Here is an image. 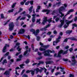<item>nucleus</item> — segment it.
<instances>
[{
  "label": "nucleus",
  "mask_w": 77,
  "mask_h": 77,
  "mask_svg": "<svg viewBox=\"0 0 77 77\" xmlns=\"http://www.w3.org/2000/svg\"><path fill=\"white\" fill-rule=\"evenodd\" d=\"M72 26L74 27H77V25L75 23H73V24H72Z\"/></svg>",
  "instance_id": "52"
},
{
  "label": "nucleus",
  "mask_w": 77,
  "mask_h": 77,
  "mask_svg": "<svg viewBox=\"0 0 77 77\" xmlns=\"http://www.w3.org/2000/svg\"><path fill=\"white\" fill-rule=\"evenodd\" d=\"M44 63V62L43 61H39V63H38V65H39L40 64H43Z\"/></svg>",
  "instance_id": "28"
},
{
  "label": "nucleus",
  "mask_w": 77,
  "mask_h": 77,
  "mask_svg": "<svg viewBox=\"0 0 77 77\" xmlns=\"http://www.w3.org/2000/svg\"><path fill=\"white\" fill-rule=\"evenodd\" d=\"M39 45H41V47H43L44 48L46 49L47 48H49V45L43 46V44H42L41 42H39Z\"/></svg>",
  "instance_id": "11"
},
{
  "label": "nucleus",
  "mask_w": 77,
  "mask_h": 77,
  "mask_svg": "<svg viewBox=\"0 0 77 77\" xmlns=\"http://www.w3.org/2000/svg\"><path fill=\"white\" fill-rule=\"evenodd\" d=\"M74 11V10L73 9H70L68 11H67V12H73Z\"/></svg>",
  "instance_id": "40"
},
{
  "label": "nucleus",
  "mask_w": 77,
  "mask_h": 77,
  "mask_svg": "<svg viewBox=\"0 0 77 77\" xmlns=\"http://www.w3.org/2000/svg\"><path fill=\"white\" fill-rule=\"evenodd\" d=\"M58 74H61V73H60L59 72H57L56 74H55V75H57Z\"/></svg>",
  "instance_id": "53"
},
{
  "label": "nucleus",
  "mask_w": 77,
  "mask_h": 77,
  "mask_svg": "<svg viewBox=\"0 0 77 77\" xmlns=\"http://www.w3.org/2000/svg\"><path fill=\"white\" fill-rule=\"evenodd\" d=\"M24 33V29L22 28L20 29L19 30V31L18 32V34H23Z\"/></svg>",
  "instance_id": "12"
},
{
  "label": "nucleus",
  "mask_w": 77,
  "mask_h": 77,
  "mask_svg": "<svg viewBox=\"0 0 77 77\" xmlns=\"http://www.w3.org/2000/svg\"><path fill=\"white\" fill-rule=\"evenodd\" d=\"M37 41H39L40 40V37L39 36L37 37Z\"/></svg>",
  "instance_id": "49"
},
{
  "label": "nucleus",
  "mask_w": 77,
  "mask_h": 77,
  "mask_svg": "<svg viewBox=\"0 0 77 77\" xmlns=\"http://www.w3.org/2000/svg\"><path fill=\"white\" fill-rule=\"evenodd\" d=\"M64 7L61 6L60 7V8H59V9H58V11H59V9L60 8L64 9V11H65V10H66L65 8L67 7V5H66V4H64Z\"/></svg>",
  "instance_id": "17"
},
{
  "label": "nucleus",
  "mask_w": 77,
  "mask_h": 77,
  "mask_svg": "<svg viewBox=\"0 0 77 77\" xmlns=\"http://www.w3.org/2000/svg\"><path fill=\"white\" fill-rule=\"evenodd\" d=\"M39 51H45V49L44 48H39Z\"/></svg>",
  "instance_id": "26"
},
{
  "label": "nucleus",
  "mask_w": 77,
  "mask_h": 77,
  "mask_svg": "<svg viewBox=\"0 0 77 77\" xmlns=\"http://www.w3.org/2000/svg\"><path fill=\"white\" fill-rule=\"evenodd\" d=\"M0 17H1V18L2 19H4V14H2L0 15Z\"/></svg>",
  "instance_id": "43"
},
{
  "label": "nucleus",
  "mask_w": 77,
  "mask_h": 77,
  "mask_svg": "<svg viewBox=\"0 0 77 77\" xmlns=\"http://www.w3.org/2000/svg\"><path fill=\"white\" fill-rule=\"evenodd\" d=\"M49 53H54L55 51L54 50L51 51V50H49L43 52L42 54H43L44 56H50V54H49Z\"/></svg>",
  "instance_id": "3"
},
{
  "label": "nucleus",
  "mask_w": 77,
  "mask_h": 77,
  "mask_svg": "<svg viewBox=\"0 0 77 77\" xmlns=\"http://www.w3.org/2000/svg\"><path fill=\"white\" fill-rule=\"evenodd\" d=\"M51 34V32H49L47 33V35H50Z\"/></svg>",
  "instance_id": "55"
},
{
  "label": "nucleus",
  "mask_w": 77,
  "mask_h": 77,
  "mask_svg": "<svg viewBox=\"0 0 77 77\" xmlns=\"http://www.w3.org/2000/svg\"><path fill=\"white\" fill-rule=\"evenodd\" d=\"M9 30L10 31H11L14 30V23L11 22L9 24Z\"/></svg>",
  "instance_id": "8"
},
{
  "label": "nucleus",
  "mask_w": 77,
  "mask_h": 77,
  "mask_svg": "<svg viewBox=\"0 0 77 77\" xmlns=\"http://www.w3.org/2000/svg\"><path fill=\"white\" fill-rule=\"evenodd\" d=\"M53 60H50L49 61H47L45 62V63H46V64H50L51 63H53Z\"/></svg>",
  "instance_id": "18"
},
{
  "label": "nucleus",
  "mask_w": 77,
  "mask_h": 77,
  "mask_svg": "<svg viewBox=\"0 0 77 77\" xmlns=\"http://www.w3.org/2000/svg\"><path fill=\"white\" fill-rule=\"evenodd\" d=\"M68 51V50H67L66 51H63L62 50H60L58 53V54H56V53L54 54V57L61 58V54H62L63 55L66 54H67Z\"/></svg>",
  "instance_id": "2"
},
{
  "label": "nucleus",
  "mask_w": 77,
  "mask_h": 77,
  "mask_svg": "<svg viewBox=\"0 0 77 77\" xmlns=\"http://www.w3.org/2000/svg\"><path fill=\"white\" fill-rule=\"evenodd\" d=\"M33 2H34V1H30L29 3H30V5H33Z\"/></svg>",
  "instance_id": "45"
},
{
  "label": "nucleus",
  "mask_w": 77,
  "mask_h": 77,
  "mask_svg": "<svg viewBox=\"0 0 77 77\" xmlns=\"http://www.w3.org/2000/svg\"><path fill=\"white\" fill-rule=\"evenodd\" d=\"M14 9H12L11 10H8V13L13 12L14 11Z\"/></svg>",
  "instance_id": "34"
},
{
  "label": "nucleus",
  "mask_w": 77,
  "mask_h": 77,
  "mask_svg": "<svg viewBox=\"0 0 77 77\" xmlns=\"http://www.w3.org/2000/svg\"><path fill=\"white\" fill-rule=\"evenodd\" d=\"M9 54V52H7L6 53V54H5V55H4V56H8V55Z\"/></svg>",
  "instance_id": "63"
},
{
  "label": "nucleus",
  "mask_w": 77,
  "mask_h": 77,
  "mask_svg": "<svg viewBox=\"0 0 77 77\" xmlns=\"http://www.w3.org/2000/svg\"><path fill=\"white\" fill-rule=\"evenodd\" d=\"M53 33H54V35H56V34L57 33V32H56V30H54V31H53Z\"/></svg>",
  "instance_id": "64"
},
{
  "label": "nucleus",
  "mask_w": 77,
  "mask_h": 77,
  "mask_svg": "<svg viewBox=\"0 0 77 77\" xmlns=\"http://www.w3.org/2000/svg\"><path fill=\"white\" fill-rule=\"evenodd\" d=\"M51 19L52 18H51L49 20H47V17H45L44 18V20H43V22H42V25H45V23H47V22H48L49 23H51L52 21Z\"/></svg>",
  "instance_id": "5"
},
{
  "label": "nucleus",
  "mask_w": 77,
  "mask_h": 77,
  "mask_svg": "<svg viewBox=\"0 0 77 77\" xmlns=\"http://www.w3.org/2000/svg\"><path fill=\"white\" fill-rule=\"evenodd\" d=\"M7 63V61L6 59L4 60H3V62H2V65H4V63Z\"/></svg>",
  "instance_id": "22"
},
{
  "label": "nucleus",
  "mask_w": 77,
  "mask_h": 77,
  "mask_svg": "<svg viewBox=\"0 0 77 77\" xmlns=\"http://www.w3.org/2000/svg\"><path fill=\"white\" fill-rule=\"evenodd\" d=\"M20 16H19V17H17V19H16V21H18L19 20V19H20Z\"/></svg>",
  "instance_id": "61"
},
{
  "label": "nucleus",
  "mask_w": 77,
  "mask_h": 77,
  "mask_svg": "<svg viewBox=\"0 0 77 77\" xmlns=\"http://www.w3.org/2000/svg\"><path fill=\"white\" fill-rule=\"evenodd\" d=\"M75 57L74 56L72 57V59H73V60H72V62L75 61Z\"/></svg>",
  "instance_id": "47"
},
{
  "label": "nucleus",
  "mask_w": 77,
  "mask_h": 77,
  "mask_svg": "<svg viewBox=\"0 0 77 77\" xmlns=\"http://www.w3.org/2000/svg\"><path fill=\"white\" fill-rule=\"evenodd\" d=\"M15 51V49H13V48H11V49H10V52H11L12 51Z\"/></svg>",
  "instance_id": "60"
},
{
  "label": "nucleus",
  "mask_w": 77,
  "mask_h": 77,
  "mask_svg": "<svg viewBox=\"0 0 77 77\" xmlns=\"http://www.w3.org/2000/svg\"><path fill=\"white\" fill-rule=\"evenodd\" d=\"M35 72L34 71H33L32 70H27L26 71V73H30V72Z\"/></svg>",
  "instance_id": "21"
},
{
  "label": "nucleus",
  "mask_w": 77,
  "mask_h": 77,
  "mask_svg": "<svg viewBox=\"0 0 77 77\" xmlns=\"http://www.w3.org/2000/svg\"><path fill=\"white\" fill-rule=\"evenodd\" d=\"M28 50H26V51H25V52H24V54H23V55L24 56H25V55L26 54H28Z\"/></svg>",
  "instance_id": "24"
},
{
  "label": "nucleus",
  "mask_w": 77,
  "mask_h": 77,
  "mask_svg": "<svg viewBox=\"0 0 77 77\" xmlns=\"http://www.w3.org/2000/svg\"><path fill=\"white\" fill-rule=\"evenodd\" d=\"M25 48L26 50H28V52L30 53V51L31 50V48H28V46H25Z\"/></svg>",
  "instance_id": "20"
},
{
  "label": "nucleus",
  "mask_w": 77,
  "mask_h": 77,
  "mask_svg": "<svg viewBox=\"0 0 77 77\" xmlns=\"http://www.w3.org/2000/svg\"><path fill=\"white\" fill-rule=\"evenodd\" d=\"M9 21H10V20H8L5 23H4V25L5 26L9 22Z\"/></svg>",
  "instance_id": "39"
},
{
  "label": "nucleus",
  "mask_w": 77,
  "mask_h": 77,
  "mask_svg": "<svg viewBox=\"0 0 77 77\" xmlns=\"http://www.w3.org/2000/svg\"><path fill=\"white\" fill-rule=\"evenodd\" d=\"M69 77H74V75L73 74H69Z\"/></svg>",
  "instance_id": "57"
},
{
  "label": "nucleus",
  "mask_w": 77,
  "mask_h": 77,
  "mask_svg": "<svg viewBox=\"0 0 77 77\" xmlns=\"http://www.w3.org/2000/svg\"><path fill=\"white\" fill-rule=\"evenodd\" d=\"M64 10H65V9H64L63 8H61L59 9V11H58V12H59V14H61V15L60 16V17L62 18V17L64 16V14H62V12L65 11H64Z\"/></svg>",
  "instance_id": "7"
},
{
  "label": "nucleus",
  "mask_w": 77,
  "mask_h": 77,
  "mask_svg": "<svg viewBox=\"0 0 77 77\" xmlns=\"http://www.w3.org/2000/svg\"><path fill=\"white\" fill-rule=\"evenodd\" d=\"M72 20H71L69 21H68V20H66V18L65 17H63L62 18V20H60V22L61 23L58 26V27L60 28H61L62 26L64 24V23L66 22V24L64 25V29H66L67 27H68V26H69V24L72 22Z\"/></svg>",
  "instance_id": "1"
},
{
  "label": "nucleus",
  "mask_w": 77,
  "mask_h": 77,
  "mask_svg": "<svg viewBox=\"0 0 77 77\" xmlns=\"http://www.w3.org/2000/svg\"><path fill=\"white\" fill-rule=\"evenodd\" d=\"M26 14V12L25 11H23L20 14V15H22V14L24 15Z\"/></svg>",
  "instance_id": "36"
},
{
  "label": "nucleus",
  "mask_w": 77,
  "mask_h": 77,
  "mask_svg": "<svg viewBox=\"0 0 77 77\" xmlns=\"http://www.w3.org/2000/svg\"><path fill=\"white\" fill-rule=\"evenodd\" d=\"M35 73V72L32 71V72H31V74H32V75L33 76L34 75V73Z\"/></svg>",
  "instance_id": "50"
},
{
  "label": "nucleus",
  "mask_w": 77,
  "mask_h": 77,
  "mask_svg": "<svg viewBox=\"0 0 77 77\" xmlns=\"http://www.w3.org/2000/svg\"><path fill=\"white\" fill-rule=\"evenodd\" d=\"M73 49L72 48H71L69 49V52H71L72 51H73Z\"/></svg>",
  "instance_id": "56"
},
{
  "label": "nucleus",
  "mask_w": 77,
  "mask_h": 77,
  "mask_svg": "<svg viewBox=\"0 0 77 77\" xmlns=\"http://www.w3.org/2000/svg\"><path fill=\"white\" fill-rule=\"evenodd\" d=\"M40 21H41V19H37V20L36 21V23H38V22H40Z\"/></svg>",
  "instance_id": "48"
},
{
  "label": "nucleus",
  "mask_w": 77,
  "mask_h": 77,
  "mask_svg": "<svg viewBox=\"0 0 77 77\" xmlns=\"http://www.w3.org/2000/svg\"><path fill=\"white\" fill-rule=\"evenodd\" d=\"M73 62H74V63H71V65L74 66L75 65V64H76V62L75 61H73Z\"/></svg>",
  "instance_id": "41"
},
{
  "label": "nucleus",
  "mask_w": 77,
  "mask_h": 77,
  "mask_svg": "<svg viewBox=\"0 0 77 77\" xmlns=\"http://www.w3.org/2000/svg\"><path fill=\"white\" fill-rule=\"evenodd\" d=\"M24 36H25L26 37V38H27L29 40L30 39V35H28V36H27L26 35H24Z\"/></svg>",
  "instance_id": "29"
},
{
  "label": "nucleus",
  "mask_w": 77,
  "mask_h": 77,
  "mask_svg": "<svg viewBox=\"0 0 77 77\" xmlns=\"http://www.w3.org/2000/svg\"><path fill=\"white\" fill-rule=\"evenodd\" d=\"M64 48L66 49H68V48H69V46H66V47H65Z\"/></svg>",
  "instance_id": "59"
},
{
  "label": "nucleus",
  "mask_w": 77,
  "mask_h": 77,
  "mask_svg": "<svg viewBox=\"0 0 77 77\" xmlns=\"http://www.w3.org/2000/svg\"><path fill=\"white\" fill-rule=\"evenodd\" d=\"M30 31L31 32H32V33H33L35 36H36L38 35V33L39 32V30L38 29H36V30L35 31V29H30Z\"/></svg>",
  "instance_id": "6"
},
{
  "label": "nucleus",
  "mask_w": 77,
  "mask_h": 77,
  "mask_svg": "<svg viewBox=\"0 0 77 77\" xmlns=\"http://www.w3.org/2000/svg\"><path fill=\"white\" fill-rule=\"evenodd\" d=\"M36 72V73H38V72H42V70L41 69H40L38 68H36V69H34V71Z\"/></svg>",
  "instance_id": "16"
},
{
  "label": "nucleus",
  "mask_w": 77,
  "mask_h": 77,
  "mask_svg": "<svg viewBox=\"0 0 77 77\" xmlns=\"http://www.w3.org/2000/svg\"><path fill=\"white\" fill-rule=\"evenodd\" d=\"M51 26V24H48L46 26L44 27V29H47V28Z\"/></svg>",
  "instance_id": "23"
},
{
  "label": "nucleus",
  "mask_w": 77,
  "mask_h": 77,
  "mask_svg": "<svg viewBox=\"0 0 77 77\" xmlns=\"http://www.w3.org/2000/svg\"><path fill=\"white\" fill-rule=\"evenodd\" d=\"M10 71H8V70L6 71L4 73V75H6V76H10Z\"/></svg>",
  "instance_id": "13"
},
{
  "label": "nucleus",
  "mask_w": 77,
  "mask_h": 77,
  "mask_svg": "<svg viewBox=\"0 0 77 77\" xmlns=\"http://www.w3.org/2000/svg\"><path fill=\"white\" fill-rule=\"evenodd\" d=\"M24 66V64H20V68H23V66Z\"/></svg>",
  "instance_id": "44"
},
{
  "label": "nucleus",
  "mask_w": 77,
  "mask_h": 77,
  "mask_svg": "<svg viewBox=\"0 0 77 77\" xmlns=\"http://www.w3.org/2000/svg\"><path fill=\"white\" fill-rule=\"evenodd\" d=\"M33 8V6H32L29 8H28V11H29V13H31L32 12V9Z\"/></svg>",
  "instance_id": "19"
},
{
  "label": "nucleus",
  "mask_w": 77,
  "mask_h": 77,
  "mask_svg": "<svg viewBox=\"0 0 77 77\" xmlns=\"http://www.w3.org/2000/svg\"><path fill=\"white\" fill-rule=\"evenodd\" d=\"M29 62H30V61L29 60V59H26V60L25 61V63L28 64V63H29Z\"/></svg>",
  "instance_id": "33"
},
{
  "label": "nucleus",
  "mask_w": 77,
  "mask_h": 77,
  "mask_svg": "<svg viewBox=\"0 0 77 77\" xmlns=\"http://www.w3.org/2000/svg\"><path fill=\"white\" fill-rule=\"evenodd\" d=\"M21 60V58H17V60H16V61L19 62Z\"/></svg>",
  "instance_id": "42"
},
{
  "label": "nucleus",
  "mask_w": 77,
  "mask_h": 77,
  "mask_svg": "<svg viewBox=\"0 0 77 77\" xmlns=\"http://www.w3.org/2000/svg\"><path fill=\"white\" fill-rule=\"evenodd\" d=\"M29 3H30V1H27V2H26V3H25V5H28V4H29Z\"/></svg>",
  "instance_id": "35"
},
{
  "label": "nucleus",
  "mask_w": 77,
  "mask_h": 77,
  "mask_svg": "<svg viewBox=\"0 0 77 77\" xmlns=\"http://www.w3.org/2000/svg\"><path fill=\"white\" fill-rule=\"evenodd\" d=\"M16 2H15L12 5V6H11V8H14V7L15 6V5H16Z\"/></svg>",
  "instance_id": "30"
},
{
  "label": "nucleus",
  "mask_w": 77,
  "mask_h": 77,
  "mask_svg": "<svg viewBox=\"0 0 77 77\" xmlns=\"http://www.w3.org/2000/svg\"><path fill=\"white\" fill-rule=\"evenodd\" d=\"M59 20H60V18L57 17V18H56V19H55V21H56V22H57Z\"/></svg>",
  "instance_id": "38"
},
{
  "label": "nucleus",
  "mask_w": 77,
  "mask_h": 77,
  "mask_svg": "<svg viewBox=\"0 0 77 77\" xmlns=\"http://www.w3.org/2000/svg\"><path fill=\"white\" fill-rule=\"evenodd\" d=\"M22 11H23V9H22V8H20V9H19V11H18L17 12H18V13Z\"/></svg>",
  "instance_id": "37"
},
{
  "label": "nucleus",
  "mask_w": 77,
  "mask_h": 77,
  "mask_svg": "<svg viewBox=\"0 0 77 77\" xmlns=\"http://www.w3.org/2000/svg\"><path fill=\"white\" fill-rule=\"evenodd\" d=\"M63 60H64V62H66L68 60L67 59L63 58Z\"/></svg>",
  "instance_id": "51"
},
{
  "label": "nucleus",
  "mask_w": 77,
  "mask_h": 77,
  "mask_svg": "<svg viewBox=\"0 0 77 77\" xmlns=\"http://www.w3.org/2000/svg\"><path fill=\"white\" fill-rule=\"evenodd\" d=\"M77 20V17H75V18H74V21H76Z\"/></svg>",
  "instance_id": "62"
},
{
  "label": "nucleus",
  "mask_w": 77,
  "mask_h": 77,
  "mask_svg": "<svg viewBox=\"0 0 77 77\" xmlns=\"http://www.w3.org/2000/svg\"><path fill=\"white\" fill-rule=\"evenodd\" d=\"M55 5H57L58 7L60 6V5H61V2H58L57 3H56Z\"/></svg>",
  "instance_id": "31"
},
{
  "label": "nucleus",
  "mask_w": 77,
  "mask_h": 77,
  "mask_svg": "<svg viewBox=\"0 0 77 77\" xmlns=\"http://www.w3.org/2000/svg\"><path fill=\"white\" fill-rule=\"evenodd\" d=\"M72 32V30L70 31L69 30H67L66 31V33L68 34H70Z\"/></svg>",
  "instance_id": "25"
},
{
  "label": "nucleus",
  "mask_w": 77,
  "mask_h": 77,
  "mask_svg": "<svg viewBox=\"0 0 77 77\" xmlns=\"http://www.w3.org/2000/svg\"><path fill=\"white\" fill-rule=\"evenodd\" d=\"M22 57H23V56L22 55H20L19 56V59H21Z\"/></svg>",
  "instance_id": "58"
},
{
  "label": "nucleus",
  "mask_w": 77,
  "mask_h": 77,
  "mask_svg": "<svg viewBox=\"0 0 77 77\" xmlns=\"http://www.w3.org/2000/svg\"><path fill=\"white\" fill-rule=\"evenodd\" d=\"M61 37H60V36H58V38L57 39V41H53V46H55V45H56V44L58 43V42H60V41L59 39H60ZM54 43L56 44H54Z\"/></svg>",
  "instance_id": "9"
},
{
  "label": "nucleus",
  "mask_w": 77,
  "mask_h": 77,
  "mask_svg": "<svg viewBox=\"0 0 77 77\" xmlns=\"http://www.w3.org/2000/svg\"><path fill=\"white\" fill-rule=\"evenodd\" d=\"M10 47V45L7 44H5V46L4 47L3 49L2 50V52L5 53L6 52L7 47Z\"/></svg>",
  "instance_id": "10"
},
{
  "label": "nucleus",
  "mask_w": 77,
  "mask_h": 77,
  "mask_svg": "<svg viewBox=\"0 0 77 77\" xmlns=\"http://www.w3.org/2000/svg\"><path fill=\"white\" fill-rule=\"evenodd\" d=\"M42 12H47V13H46V14H49L50 11L48 9H45L42 10Z\"/></svg>",
  "instance_id": "14"
},
{
  "label": "nucleus",
  "mask_w": 77,
  "mask_h": 77,
  "mask_svg": "<svg viewBox=\"0 0 77 77\" xmlns=\"http://www.w3.org/2000/svg\"><path fill=\"white\" fill-rule=\"evenodd\" d=\"M36 15V14H32V23H34L35 21V16Z\"/></svg>",
  "instance_id": "15"
},
{
  "label": "nucleus",
  "mask_w": 77,
  "mask_h": 77,
  "mask_svg": "<svg viewBox=\"0 0 77 77\" xmlns=\"http://www.w3.org/2000/svg\"><path fill=\"white\" fill-rule=\"evenodd\" d=\"M42 58H43V57H42V56H41V57H39L37 58H36V60H40V59H42Z\"/></svg>",
  "instance_id": "32"
},
{
  "label": "nucleus",
  "mask_w": 77,
  "mask_h": 77,
  "mask_svg": "<svg viewBox=\"0 0 77 77\" xmlns=\"http://www.w3.org/2000/svg\"><path fill=\"white\" fill-rule=\"evenodd\" d=\"M70 40L71 41H77V39L74 37H73L72 38L70 39Z\"/></svg>",
  "instance_id": "27"
},
{
  "label": "nucleus",
  "mask_w": 77,
  "mask_h": 77,
  "mask_svg": "<svg viewBox=\"0 0 77 77\" xmlns=\"http://www.w3.org/2000/svg\"><path fill=\"white\" fill-rule=\"evenodd\" d=\"M5 70V68L0 67V71H4Z\"/></svg>",
  "instance_id": "46"
},
{
  "label": "nucleus",
  "mask_w": 77,
  "mask_h": 77,
  "mask_svg": "<svg viewBox=\"0 0 77 77\" xmlns=\"http://www.w3.org/2000/svg\"><path fill=\"white\" fill-rule=\"evenodd\" d=\"M19 45H20V43L17 42L16 43L15 46H14V48H15L16 47H17V46H18L17 47V50L18 51V52H19L16 53L15 54V56H18L19 54L21 53V51H21V48H20V46H19Z\"/></svg>",
  "instance_id": "4"
},
{
  "label": "nucleus",
  "mask_w": 77,
  "mask_h": 77,
  "mask_svg": "<svg viewBox=\"0 0 77 77\" xmlns=\"http://www.w3.org/2000/svg\"><path fill=\"white\" fill-rule=\"evenodd\" d=\"M22 77H28V75L25 74H24L22 76Z\"/></svg>",
  "instance_id": "54"
}]
</instances>
